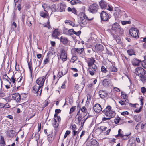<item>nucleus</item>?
Here are the masks:
<instances>
[{"mask_svg":"<svg viewBox=\"0 0 146 146\" xmlns=\"http://www.w3.org/2000/svg\"><path fill=\"white\" fill-rule=\"evenodd\" d=\"M95 60L93 57L89 58L87 61L88 66V70L90 75H94L97 68V67L94 64Z\"/></svg>","mask_w":146,"mask_h":146,"instance_id":"nucleus-1","label":"nucleus"},{"mask_svg":"<svg viewBox=\"0 0 146 146\" xmlns=\"http://www.w3.org/2000/svg\"><path fill=\"white\" fill-rule=\"evenodd\" d=\"M112 108L110 106H108L106 108V110H103L102 112L109 119L114 117L116 115V113L113 110H111Z\"/></svg>","mask_w":146,"mask_h":146,"instance_id":"nucleus-2","label":"nucleus"},{"mask_svg":"<svg viewBox=\"0 0 146 146\" xmlns=\"http://www.w3.org/2000/svg\"><path fill=\"white\" fill-rule=\"evenodd\" d=\"M92 19V18L88 19L84 13H83L82 15V17H80L79 23L81 27H84L87 24L86 21L87 20H91Z\"/></svg>","mask_w":146,"mask_h":146,"instance_id":"nucleus-3","label":"nucleus"},{"mask_svg":"<svg viewBox=\"0 0 146 146\" xmlns=\"http://www.w3.org/2000/svg\"><path fill=\"white\" fill-rule=\"evenodd\" d=\"M32 88L33 92L35 93H36L37 96L40 95L42 92V88L36 84L33 86Z\"/></svg>","mask_w":146,"mask_h":146,"instance_id":"nucleus-4","label":"nucleus"},{"mask_svg":"<svg viewBox=\"0 0 146 146\" xmlns=\"http://www.w3.org/2000/svg\"><path fill=\"white\" fill-rule=\"evenodd\" d=\"M47 75L46 74L44 76L38 78L36 82V84L43 88Z\"/></svg>","mask_w":146,"mask_h":146,"instance_id":"nucleus-5","label":"nucleus"},{"mask_svg":"<svg viewBox=\"0 0 146 146\" xmlns=\"http://www.w3.org/2000/svg\"><path fill=\"white\" fill-rule=\"evenodd\" d=\"M134 73L136 75L139 76L144 75L145 73L144 69L141 67H138L136 68L134 71Z\"/></svg>","mask_w":146,"mask_h":146,"instance_id":"nucleus-6","label":"nucleus"},{"mask_svg":"<svg viewBox=\"0 0 146 146\" xmlns=\"http://www.w3.org/2000/svg\"><path fill=\"white\" fill-rule=\"evenodd\" d=\"M129 32L130 35L136 38H139V31L137 28H132L130 29Z\"/></svg>","mask_w":146,"mask_h":146,"instance_id":"nucleus-7","label":"nucleus"},{"mask_svg":"<svg viewBox=\"0 0 146 146\" xmlns=\"http://www.w3.org/2000/svg\"><path fill=\"white\" fill-rule=\"evenodd\" d=\"M60 58L64 62L67 60V53L66 49L63 48L61 50Z\"/></svg>","mask_w":146,"mask_h":146,"instance_id":"nucleus-8","label":"nucleus"},{"mask_svg":"<svg viewBox=\"0 0 146 146\" xmlns=\"http://www.w3.org/2000/svg\"><path fill=\"white\" fill-rule=\"evenodd\" d=\"M8 98L7 97L1 98V101L3 103H1V108H9V105L7 103Z\"/></svg>","mask_w":146,"mask_h":146,"instance_id":"nucleus-9","label":"nucleus"},{"mask_svg":"<svg viewBox=\"0 0 146 146\" xmlns=\"http://www.w3.org/2000/svg\"><path fill=\"white\" fill-rule=\"evenodd\" d=\"M98 7V6L97 4H93L90 6L89 10L90 12L93 13H95L97 12Z\"/></svg>","mask_w":146,"mask_h":146,"instance_id":"nucleus-10","label":"nucleus"},{"mask_svg":"<svg viewBox=\"0 0 146 146\" xmlns=\"http://www.w3.org/2000/svg\"><path fill=\"white\" fill-rule=\"evenodd\" d=\"M102 84L105 87H109L112 83L111 79L105 78L102 81Z\"/></svg>","mask_w":146,"mask_h":146,"instance_id":"nucleus-11","label":"nucleus"},{"mask_svg":"<svg viewBox=\"0 0 146 146\" xmlns=\"http://www.w3.org/2000/svg\"><path fill=\"white\" fill-rule=\"evenodd\" d=\"M100 17L101 20L103 21H107L109 19L108 14L104 11L101 12L100 13Z\"/></svg>","mask_w":146,"mask_h":146,"instance_id":"nucleus-12","label":"nucleus"},{"mask_svg":"<svg viewBox=\"0 0 146 146\" xmlns=\"http://www.w3.org/2000/svg\"><path fill=\"white\" fill-rule=\"evenodd\" d=\"M45 5H42V7L44 9V11L45 12L43 11H41L40 13V15L41 17L44 18H48L49 17L48 13L47 11V9L45 7Z\"/></svg>","mask_w":146,"mask_h":146,"instance_id":"nucleus-13","label":"nucleus"},{"mask_svg":"<svg viewBox=\"0 0 146 146\" xmlns=\"http://www.w3.org/2000/svg\"><path fill=\"white\" fill-rule=\"evenodd\" d=\"M93 109L94 111L97 113L100 112L102 109L101 105L99 104H95L93 107Z\"/></svg>","mask_w":146,"mask_h":146,"instance_id":"nucleus-14","label":"nucleus"},{"mask_svg":"<svg viewBox=\"0 0 146 146\" xmlns=\"http://www.w3.org/2000/svg\"><path fill=\"white\" fill-rule=\"evenodd\" d=\"M12 98L17 102H19L21 100L20 96L18 93L13 94L12 95Z\"/></svg>","mask_w":146,"mask_h":146,"instance_id":"nucleus-15","label":"nucleus"},{"mask_svg":"<svg viewBox=\"0 0 146 146\" xmlns=\"http://www.w3.org/2000/svg\"><path fill=\"white\" fill-rule=\"evenodd\" d=\"M58 7V6L56 7L55 4H53L51 5L50 7H47L46 8L47 10L52 11V13L53 12H55L57 11Z\"/></svg>","mask_w":146,"mask_h":146,"instance_id":"nucleus-16","label":"nucleus"},{"mask_svg":"<svg viewBox=\"0 0 146 146\" xmlns=\"http://www.w3.org/2000/svg\"><path fill=\"white\" fill-rule=\"evenodd\" d=\"M67 30V29H64L63 31V33L65 34H66L69 35L74 34V31L73 29H70L66 31Z\"/></svg>","mask_w":146,"mask_h":146,"instance_id":"nucleus-17","label":"nucleus"},{"mask_svg":"<svg viewBox=\"0 0 146 146\" xmlns=\"http://www.w3.org/2000/svg\"><path fill=\"white\" fill-rule=\"evenodd\" d=\"M95 49L96 52H101L104 50V47L102 44H98L96 45Z\"/></svg>","mask_w":146,"mask_h":146,"instance_id":"nucleus-18","label":"nucleus"},{"mask_svg":"<svg viewBox=\"0 0 146 146\" xmlns=\"http://www.w3.org/2000/svg\"><path fill=\"white\" fill-rule=\"evenodd\" d=\"M100 5L102 9H105L107 8L108 6L107 3L103 0H101L99 2Z\"/></svg>","mask_w":146,"mask_h":146,"instance_id":"nucleus-19","label":"nucleus"},{"mask_svg":"<svg viewBox=\"0 0 146 146\" xmlns=\"http://www.w3.org/2000/svg\"><path fill=\"white\" fill-rule=\"evenodd\" d=\"M141 62V60L137 58L133 59L131 61L132 65L134 66H139V64Z\"/></svg>","mask_w":146,"mask_h":146,"instance_id":"nucleus-20","label":"nucleus"},{"mask_svg":"<svg viewBox=\"0 0 146 146\" xmlns=\"http://www.w3.org/2000/svg\"><path fill=\"white\" fill-rule=\"evenodd\" d=\"M73 51L75 54H80L84 51V49L83 48H75L73 49Z\"/></svg>","mask_w":146,"mask_h":146,"instance_id":"nucleus-21","label":"nucleus"},{"mask_svg":"<svg viewBox=\"0 0 146 146\" xmlns=\"http://www.w3.org/2000/svg\"><path fill=\"white\" fill-rule=\"evenodd\" d=\"M68 72V70L67 68H64L62 70L58 73V75L60 77H61L63 75L66 74Z\"/></svg>","mask_w":146,"mask_h":146,"instance_id":"nucleus-22","label":"nucleus"},{"mask_svg":"<svg viewBox=\"0 0 146 146\" xmlns=\"http://www.w3.org/2000/svg\"><path fill=\"white\" fill-rule=\"evenodd\" d=\"M61 42H62L64 44H66L68 42L67 38L65 37L61 36L60 38H58Z\"/></svg>","mask_w":146,"mask_h":146,"instance_id":"nucleus-23","label":"nucleus"},{"mask_svg":"<svg viewBox=\"0 0 146 146\" xmlns=\"http://www.w3.org/2000/svg\"><path fill=\"white\" fill-rule=\"evenodd\" d=\"M99 94L101 98H104L106 97L107 94L103 90H100L99 92Z\"/></svg>","mask_w":146,"mask_h":146,"instance_id":"nucleus-24","label":"nucleus"},{"mask_svg":"<svg viewBox=\"0 0 146 146\" xmlns=\"http://www.w3.org/2000/svg\"><path fill=\"white\" fill-rule=\"evenodd\" d=\"M119 28V24L117 23H115L113 25L111 29L112 30L116 31Z\"/></svg>","mask_w":146,"mask_h":146,"instance_id":"nucleus-25","label":"nucleus"},{"mask_svg":"<svg viewBox=\"0 0 146 146\" xmlns=\"http://www.w3.org/2000/svg\"><path fill=\"white\" fill-rule=\"evenodd\" d=\"M66 8V6L65 4L63 3H61L60 5V12L65 11V9Z\"/></svg>","mask_w":146,"mask_h":146,"instance_id":"nucleus-26","label":"nucleus"},{"mask_svg":"<svg viewBox=\"0 0 146 146\" xmlns=\"http://www.w3.org/2000/svg\"><path fill=\"white\" fill-rule=\"evenodd\" d=\"M60 35V32L58 29H55L53 31L52 36L53 37L57 38Z\"/></svg>","mask_w":146,"mask_h":146,"instance_id":"nucleus-27","label":"nucleus"},{"mask_svg":"<svg viewBox=\"0 0 146 146\" xmlns=\"http://www.w3.org/2000/svg\"><path fill=\"white\" fill-rule=\"evenodd\" d=\"M92 146H98V143L95 139H92L90 141Z\"/></svg>","mask_w":146,"mask_h":146,"instance_id":"nucleus-28","label":"nucleus"},{"mask_svg":"<svg viewBox=\"0 0 146 146\" xmlns=\"http://www.w3.org/2000/svg\"><path fill=\"white\" fill-rule=\"evenodd\" d=\"M109 70L110 72H115L117 71V69L115 67L112 65L110 67Z\"/></svg>","mask_w":146,"mask_h":146,"instance_id":"nucleus-29","label":"nucleus"},{"mask_svg":"<svg viewBox=\"0 0 146 146\" xmlns=\"http://www.w3.org/2000/svg\"><path fill=\"white\" fill-rule=\"evenodd\" d=\"M121 12V10L118 8H116L115 9L114 11V12L113 15L117 17V16H118L119 15Z\"/></svg>","mask_w":146,"mask_h":146,"instance_id":"nucleus-30","label":"nucleus"},{"mask_svg":"<svg viewBox=\"0 0 146 146\" xmlns=\"http://www.w3.org/2000/svg\"><path fill=\"white\" fill-rule=\"evenodd\" d=\"M80 111H79L77 113V115H78V120L79 123H80L81 121H83V117L80 114Z\"/></svg>","mask_w":146,"mask_h":146,"instance_id":"nucleus-31","label":"nucleus"},{"mask_svg":"<svg viewBox=\"0 0 146 146\" xmlns=\"http://www.w3.org/2000/svg\"><path fill=\"white\" fill-rule=\"evenodd\" d=\"M128 54L130 56H131L133 55H135V52L134 50L132 49L128 50L127 51Z\"/></svg>","mask_w":146,"mask_h":146,"instance_id":"nucleus-32","label":"nucleus"},{"mask_svg":"<svg viewBox=\"0 0 146 146\" xmlns=\"http://www.w3.org/2000/svg\"><path fill=\"white\" fill-rule=\"evenodd\" d=\"M65 23L66 24L68 23L70 25L72 26H74V22L70 20H65Z\"/></svg>","mask_w":146,"mask_h":146,"instance_id":"nucleus-33","label":"nucleus"},{"mask_svg":"<svg viewBox=\"0 0 146 146\" xmlns=\"http://www.w3.org/2000/svg\"><path fill=\"white\" fill-rule=\"evenodd\" d=\"M140 80L143 82H145L146 81V75L141 76H140Z\"/></svg>","mask_w":146,"mask_h":146,"instance_id":"nucleus-34","label":"nucleus"},{"mask_svg":"<svg viewBox=\"0 0 146 146\" xmlns=\"http://www.w3.org/2000/svg\"><path fill=\"white\" fill-rule=\"evenodd\" d=\"M53 126L54 127L56 128L58 127V123L56 119H54L53 122Z\"/></svg>","mask_w":146,"mask_h":146,"instance_id":"nucleus-35","label":"nucleus"},{"mask_svg":"<svg viewBox=\"0 0 146 146\" xmlns=\"http://www.w3.org/2000/svg\"><path fill=\"white\" fill-rule=\"evenodd\" d=\"M98 129H100L102 132L106 131L107 129V127L104 126H101L98 127Z\"/></svg>","mask_w":146,"mask_h":146,"instance_id":"nucleus-36","label":"nucleus"},{"mask_svg":"<svg viewBox=\"0 0 146 146\" xmlns=\"http://www.w3.org/2000/svg\"><path fill=\"white\" fill-rule=\"evenodd\" d=\"M121 129H119L118 130V134L117 135L115 136L116 137H117L119 136L121 137H122L123 135V132H121Z\"/></svg>","mask_w":146,"mask_h":146,"instance_id":"nucleus-37","label":"nucleus"},{"mask_svg":"<svg viewBox=\"0 0 146 146\" xmlns=\"http://www.w3.org/2000/svg\"><path fill=\"white\" fill-rule=\"evenodd\" d=\"M76 109V106H73L70 109V111L69 112V114H71L72 113L74 112Z\"/></svg>","mask_w":146,"mask_h":146,"instance_id":"nucleus-38","label":"nucleus"},{"mask_svg":"<svg viewBox=\"0 0 146 146\" xmlns=\"http://www.w3.org/2000/svg\"><path fill=\"white\" fill-rule=\"evenodd\" d=\"M1 144L2 145L1 146H4L5 145V143L4 141L3 137L1 136Z\"/></svg>","mask_w":146,"mask_h":146,"instance_id":"nucleus-39","label":"nucleus"},{"mask_svg":"<svg viewBox=\"0 0 146 146\" xmlns=\"http://www.w3.org/2000/svg\"><path fill=\"white\" fill-rule=\"evenodd\" d=\"M121 97L122 98L125 99L127 98V96L126 94L123 92H121Z\"/></svg>","mask_w":146,"mask_h":146,"instance_id":"nucleus-40","label":"nucleus"},{"mask_svg":"<svg viewBox=\"0 0 146 146\" xmlns=\"http://www.w3.org/2000/svg\"><path fill=\"white\" fill-rule=\"evenodd\" d=\"M121 23L123 25H125L127 24H131V22L130 21H121Z\"/></svg>","mask_w":146,"mask_h":146,"instance_id":"nucleus-41","label":"nucleus"},{"mask_svg":"<svg viewBox=\"0 0 146 146\" xmlns=\"http://www.w3.org/2000/svg\"><path fill=\"white\" fill-rule=\"evenodd\" d=\"M28 64L29 69L30 70V72L31 73H32V63H31L30 62H28Z\"/></svg>","mask_w":146,"mask_h":146,"instance_id":"nucleus-42","label":"nucleus"},{"mask_svg":"<svg viewBox=\"0 0 146 146\" xmlns=\"http://www.w3.org/2000/svg\"><path fill=\"white\" fill-rule=\"evenodd\" d=\"M101 71L104 73H106L107 71L106 70L105 67L104 66H103L101 67Z\"/></svg>","mask_w":146,"mask_h":146,"instance_id":"nucleus-43","label":"nucleus"},{"mask_svg":"<svg viewBox=\"0 0 146 146\" xmlns=\"http://www.w3.org/2000/svg\"><path fill=\"white\" fill-rule=\"evenodd\" d=\"M77 57L76 56H73L71 58V61L72 62L74 63L76 60H77Z\"/></svg>","mask_w":146,"mask_h":146,"instance_id":"nucleus-44","label":"nucleus"},{"mask_svg":"<svg viewBox=\"0 0 146 146\" xmlns=\"http://www.w3.org/2000/svg\"><path fill=\"white\" fill-rule=\"evenodd\" d=\"M121 120V118L120 117H118L117 118L115 119L114 121L115 123L117 124Z\"/></svg>","mask_w":146,"mask_h":146,"instance_id":"nucleus-45","label":"nucleus"},{"mask_svg":"<svg viewBox=\"0 0 146 146\" xmlns=\"http://www.w3.org/2000/svg\"><path fill=\"white\" fill-rule=\"evenodd\" d=\"M70 128L73 131H74V130H76L77 129L76 126L75 124L72 125L71 127H70Z\"/></svg>","mask_w":146,"mask_h":146,"instance_id":"nucleus-46","label":"nucleus"},{"mask_svg":"<svg viewBox=\"0 0 146 146\" xmlns=\"http://www.w3.org/2000/svg\"><path fill=\"white\" fill-rule=\"evenodd\" d=\"M81 110L83 113H86L87 112V110L85 106H83Z\"/></svg>","mask_w":146,"mask_h":146,"instance_id":"nucleus-47","label":"nucleus"},{"mask_svg":"<svg viewBox=\"0 0 146 146\" xmlns=\"http://www.w3.org/2000/svg\"><path fill=\"white\" fill-rule=\"evenodd\" d=\"M9 80L11 81H12L13 83H15V81L16 78L14 75H13L11 78V80L9 78Z\"/></svg>","mask_w":146,"mask_h":146,"instance_id":"nucleus-48","label":"nucleus"},{"mask_svg":"<svg viewBox=\"0 0 146 146\" xmlns=\"http://www.w3.org/2000/svg\"><path fill=\"white\" fill-rule=\"evenodd\" d=\"M70 131H69V130L67 131H66V132L64 134V139L66 138V137L67 135L70 134Z\"/></svg>","mask_w":146,"mask_h":146,"instance_id":"nucleus-49","label":"nucleus"},{"mask_svg":"<svg viewBox=\"0 0 146 146\" xmlns=\"http://www.w3.org/2000/svg\"><path fill=\"white\" fill-rule=\"evenodd\" d=\"M141 64L143 67L146 69V60L142 62Z\"/></svg>","mask_w":146,"mask_h":146,"instance_id":"nucleus-50","label":"nucleus"},{"mask_svg":"<svg viewBox=\"0 0 146 146\" xmlns=\"http://www.w3.org/2000/svg\"><path fill=\"white\" fill-rule=\"evenodd\" d=\"M129 136V135H123L121 138L123 139L126 140L128 138Z\"/></svg>","mask_w":146,"mask_h":146,"instance_id":"nucleus-51","label":"nucleus"},{"mask_svg":"<svg viewBox=\"0 0 146 146\" xmlns=\"http://www.w3.org/2000/svg\"><path fill=\"white\" fill-rule=\"evenodd\" d=\"M106 79H111V78L112 76L111 75V74L110 73H108V74H107L106 76Z\"/></svg>","mask_w":146,"mask_h":146,"instance_id":"nucleus-52","label":"nucleus"},{"mask_svg":"<svg viewBox=\"0 0 146 146\" xmlns=\"http://www.w3.org/2000/svg\"><path fill=\"white\" fill-rule=\"evenodd\" d=\"M105 9H107V10H108L110 11H113V9L112 7L111 6H110V5H108L107 6V8H106Z\"/></svg>","mask_w":146,"mask_h":146,"instance_id":"nucleus-53","label":"nucleus"},{"mask_svg":"<svg viewBox=\"0 0 146 146\" xmlns=\"http://www.w3.org/2000/svg\"><path fill=\"white\" fill-rule=\"evenodd\" d=\"M121 115L123 116H126L129 114V113L127 111H125L122 112L121 113Z\"/></svg>","mask_w":146,"mask_h":146,"instance_id":"nucleus-54","label":"nucleus"},{"mask_svg":"<svg viewBox=\"0 0 146 146\" xmlns=\"http://www.w3.org/2000/svg\"><path fill=\"white\" fill-rule=\"evenodd\" d=\"M141 90L143 93H144L146 92V88L144 87H142L141 88Z\"/></svg>","mask_w":146,"mask_h":146,"instance_id":"nucleus-55","label":"nucleus"},{"mask_svg":"<svg viewBox=\"0 0 146 146\" xmlns=\"http://www.w3.org/2000/svg\"><path fill=\"white\" fill-rule=\"evenodd\" d=\"M79 2V1L78 0H72L71 1L70 3L71 4H76L77 3H78Z\"/></svg>","mask_w":146,"mask_h":146,"instance_id":"nucleus-56","label":"nucleus"},{"mask_svg":"<svg viewBox=\"0 0 146 146\" xmlns=\"http://www.w3.org/2000/svg\"><path fill=\"white\" fill-rule=\"evenodd\" d=\"M34 137L35 138L36 140L37 141L39 139V135L38 133H36L35 134Z\"/></svg>","mask_w":146,"mask_h":146,"instance_id":"nucleus-57","label":"nucleus"},{"mask_svg":"<svg viewBox=\"0 0 146 146\" xmlns=\"http://www.w3.org/2000/svg\"><path fill=\"white\" fill-rule=\"evenodd\" d=\"M79 131H76V130H74V131H73V136H74L76 135H78L79 132Z\"/></svg>","mask_w":146,"mask_h":146,"instance_id":"nucleus-58","label":"nucleus"},{"mask_svg":"<svg viewBox=\"0 0 146 146\" xmlns=\"http://www.w3.org/2000/svg\"><path fill=\"white\" fill-rule=\"evenodd\" d=\"M81 31H79L77 32H76L74 31V34H76V35L78 36H79L81 33Z\"/></svg>","mask_w":146,"mask_h":146,"instance_id":"nucleus-59","label":"nucleus"},{"mask_svg":"<svg viewBox=\"0 0 146 146\" xmlns=\"http://www.w3.org/2000/svg\"><path fill=\"white\" fill-rule=\"evenodd\" d=\"M8 77L6 74L3 75V80H8Z\"/></svg>","mask_w":146,"mask_h":146,"instance_id":"nucleus-60","label":"nucleus"},{"mask_svg":"<svg viewBox=\"0 0 146 146\" xmlns=\"http://www.w3.org/2000/svg\"><path fill=\"white\" fill-rule=\"evenodd\" d=\"M49 62V58L48 57L46 58L44 61V64H47Z\"/></svg>","mask_w":146,"mask_h":146,"instance_id":"nucleus-61","label":"nucleus"},{"mask_svg":"<svg viewBox=\"0 0 146 146\" xmlns=\"http://www.w3.org/2000/svg\"><path fill=\"white\" fill-rule=\"evenodd\" d=\"M87 115V114L85 115L83 117V121L85 122L86 121V120L88 118V117L87 116V117H86V115Z\"/></svg>","mask_w":146,"mask_h":146,"instance_id":"nucleus-62","label":"nucleus"},{"mask_svg":"<svg viewBox=\"0 0 146 146\" xmlns=\"http://www.w3.org/2000/svg\"><path fill=\"white\" fill-rule=\"evenodd\" d=\"M26 23L29 27L31 26L32 23H31V22L30 21L28 20L27 21Z\"/></svg>","mask_w":146,"mask_h":146,"instance_id":"nucleus-63","label":"nucleus"},{"mask_svg":"<svg viewBox=\"0 0 146 146\" xmlns=\"http://www.w3.org/2000/svg\"><path fill=\"white\" fill-rule=\"evenodd\" d=\"M86 146H92L90 141H87Z\"/></svg>","mask_w":146,"mask_h":146,"instance_id":"nucleus-64","label":"nucleus"}]
</instances>
